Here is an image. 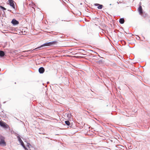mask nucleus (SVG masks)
<instances>
[{"label": "nucleus", "mask_w": 150, "mask_h": 150, "mask_svg": "<svg viewBox=\"0 0 150 150\" xmlns=\"http://www.w3.org/2000/svg\"><path fill=\"white\" fill-rule=\"evenodd\" d=\"M57 41H52L51 42H48L47 43H45V44L41 45L40 46L34 49L32 51H33L34 50L38 49L39 48H41V47H42L43 46H49L51 45H53L56 44L57 43Z\"/></svg>", "instance_id": "obj_1"}, {"label": "nucleus", "mask_w": 150, "mask_h": 150, "mask_svg": "<svg viewBox=\"0 0 150 150\" xmlns=\"http://www.w3.org/2000/svg\"><path fill=\"white\" fill-rule=\"evenodd\" d=\"M0 125L3 128H7L8 127V125L5 122L0 121Z\"/></svg>", "instance_id": "obj_2"}, {"label": "nucleus", "mask_w": 150, "mask_h": 150, "mask_svg": "<svg viewBox=\"0 0 150 150\" xmlns=\"http://www.w3.org/2000/svg\"><path fill=\"white\" fill-rule=\"evenodd\" d=\"M18 141L20 142L21 145L23 146V148L25 149H26V147H25L23 142V141H22V140H21V139L20 137H18Z\"/></svg>", "instance_id": "obj_3"}, {"label": "nucleus", "mask_w": 150, "mask_h": 150, "mask_svg": "<svg viewBox=\"0 0 150 150\" xmlns=\"http://www.w3.org/2000/svg\"><path fill=\"white\" fill-rule=\"evenodd\" d=\"M10 5L13 8H15V5L13 3V1L12 0H9L8 1Z\"/></svg>", "instance_id": "obj_4"}, {"label": "nucleus", "mask_w": 150, "mask_h": 150, "mask_svg": "<svg viewBox=\"0 0 150 150\" xmlns=\"http://www.w3.org/2000/svg\"><path fill=\"white\" fill-rule=\"evenodd\" d=\"M138 10L140 14L142 15L143 14V12L142 7L141 6H139V8H138Z\"/></svg>", "instance_id": "obj_5"}, {"label": "nucleus", "mask_w": 150, "mask_h": 150, "mask_svg": "<svg viewBox=\"0 0 150 150\" xmlns=\"http://www.w3.org/2000/svg\"><path fill=\"white\" fill-rule=\"evenodd\" d=\"M45 71V69L43 67H41L39 69V71L40 73H43Z\"/></svg>", "instance_id": "obj_6"}, {"label": "nucleus", "mask_w": 150, "mask_h": 150, "mask_svg": "<svg viewBox=\"0 0 150 150\" xmlns=\"http://www.w3.org/2000/svg\"><path fill=\"white\" fill-rule=\"evenodd\" d=\"M0 145L5 146L6 145V143L4 141L3 139H1L0 141Z\"/></svg>", "instance_id": "obj_7"}, {"label": "nucleus", "mask_w": 150, "mask_h": 150, "mask_svg": "<svg viewBox=\"0 0 150 150\" xmlns=\"http://www.w3.org/2000/svg\"><path fill=\"white\" fill-rule=\"evenodd\" d=\"M11 23L14 25H17L19 23L18 21L14 19H13L12 20Z\"/></svg>", "instance_id": "obj_8"}, {"label": "nucleus", "mask_w": 150, "mask_h": 150, "mask_svg": "<svg viewBox=\"0 0 150 150\" xmlns=\"http://www.w3.org/2000/svg\"><path fill=\"white\" fill-rule=\"evenodd\" d=\"M96 6H98V8L99 9H101L103 7V5H100L98 4H95Z\"/></svg>", "instance_id": "obj_9"}, {"label": "nucleus", "mask_w": 150, "mask_h": 150, "mask_svg": "<svg viewBox=\"0 0 150 150\" xmlns=\"http://www.w3.org/2000/svg\"><path fill=\"white\" fill-rule=\"evenodd\" d=\"M125 22V20L123 18H121L119 20V22L121 24H123Z\"/></svg>", "instance_id": "obj_10"}, {"label": "nucleus", "mask_w": 150, "mask_h": 150, "mask_svg": "<svg viewBox=\"0 0 150 150\" xmlns=\"http://www.w3.org/2000/svg\"><path fill=\"white\" fill-rule=\"evenodd\" d=\"M4 53L3 51L0 50V56L1 57H3L4 56Z\"/></svg>", "instance_id": "obj_11"}, {"label": "nucleus", "mask_w": 150, "mask_h": 150, "mask_svg": "<svg viewBox=\"0 0 150 150\" xmlns=\"http://www.w3.org/2000/svg\"><path fill=\"white\" fill-rule=\"evenodd\" d=\"M65 123L67 125H70V122L69 121H65Z\"/></svg>", "instance_id": "obj_12"}, {"label": "nucleus", "mask_w": 150, "mask_h": 150, "mask_svg": "<svg viewBox=\"0 0 150 150\" xmlns=\"http://www.w3.org/2000/svg\"><path fill=\"white\" fill-rule=\"evenodd\" d=\"M0 8H1V9L4 10H6V8H5L4 7L2 6H0Z\"/></svg>", "instance_id": "obj_13"}, {"label": "nucleus", "mask_w": 150, "mask_h": 150, "mask_svg": "<svg viewBox=\"0 0 150 150\" xmlns=\"http://www.w3.org/2000/svg\"><path fill=\"white\" fill-rule=\"evenodd\" d=\"M30 51V50H28L27 51Z\"/></svg>", "instance_id": "obj_14"}]
</instances>
